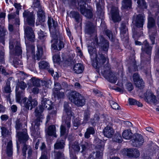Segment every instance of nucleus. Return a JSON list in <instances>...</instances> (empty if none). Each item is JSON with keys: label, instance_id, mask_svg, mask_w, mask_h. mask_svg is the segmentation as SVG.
I'll return each instance as SVG.
<instances>
[{"label": "nucleus", "instance_id": "obj_1", "mask_svg": "<svg viewBox=\"0 0 159 159\" xmlns=\"http://www.w3.org/2000/svg\"><path fill=\"white\" fill-rule=\"evenodd\" d=\"M87 32L91 35L90 41L87 42L89 53L91 57L94 55L97 57L95 45L98 44V40L97 37L96 27L91 22L87 25Z\"/></svg>", "mask_w": 159, "mask_h": 159}, {"label": "nucleus", "instance_id": "obj_2", "mask_svg": "<svg viewBox=\"0 0 159 159\" xmlns=\"http://www.w3.org/2000/svg\"><path fill=\"white\" fill-rule=\"evenodd\" d=\"M98 59L99 64L101 66L100 68V70H101V73L102 75L110 82H114L116 80V78L114 76H112V77L114 78V79L112 80L108 76V75L112 71L111 70L110 65L108 63V59L107 57L105 54L103 53H100V52Z\"/></svg>", "mask_w": 159, "mask_h": 159}, {"label": "nucleus", "instance_id": "obj_3", "mask_svg": "<svg viewBox=\"0 0 159 159\" xmlns=\"http://www.w3.org/2000/svg\"><path fill=\"white\" fill-rule=\"evenodd\" d=\"M17 136L18 138V142L16 141L17 150L18 152L20 148L19 142L20 144H22V151L23 158L26 157V152L28 150V154L29 157H30L32 153V150L31 147L26 144V142L28 140L29 136L27 133V130L25 129L22 132H19L17 133Z\"/></svg>", "mask_w": 159, "mask_h": 159}, {"label": "nucleus", "instance_id": "obj_4", "mask_svg": "<svg viewBox=\"0 0 159 159\" xmlns=\"http://www.w3.org/2000/svg\"><path fill=\"white\" fill-rule=\"evenodd\" d=\"M18 88L16 89V102L20 103L23 107L26 108V111L29 109L31 110L38 105V102L35 99H27L26 97H24L21 99L22 97L21 92H18Z\"/></svg>", "mask_w": 159, "mask_h": 159}, {"label": "nucleus", "instance_id": "obj_5", "mask_svg": "<svg viewBox=\"0 0 159 159\" xmlns=\"http://www.w3.org/2000/svg\"><path fill=\"white\" fill-rule=\"evenodd\" d=\"M145 19V16L143 13H141L137 15L135 17H134L133 22L135 24L136 27L134 28L132 30L133 35L135 37L140 36V34L138 32V28L143 27Z\"/></svg>", "mask_w": 159, "mask_h": 159}, {"label": "nucleus", "instance_id": "obj_6", "mask_svg": "<svg viewBox=\"0 0 159 159\" xmlns=\"http://www.w3.org/2000/svg\"><path fill=\"white\" fill-rule=\"evenodd\" d=\"M43 108L39 106L34 111V116L36 117L34 120V127L37 130H39L38 127L40 125V123L42 122V120L43 118L44 115L43 113Z\"/></svg>", "mask_w": 159, "mask_h": 159}, {"label": "nucleus", "instance_id": "obj_7", "mask_svg": "<svg viewBox=\"0 0 159 159\" xmlns=\"http://www.w3.org/2000/svg\"><path fill=\"white\" fill-rule=\"evenodd\" d=\"M48 23L52 37H57V34L58 33V25L57 22L52 18L48 17Z\"/></svg>", "mask_w": 159, "mask_h": 159}, {"label": "nucleus", "instance_id": "obj_8", "mask_svg": "<svg viewBox=\"0 0 159 159\" xmlns=\"http://www.w3.org/2000/svg\"><path fill=\"white\" fill-rule=\"evenodd\" d=\"M23 16L28 25L30 26H34L35 18L33 11L30 12L29 11H25L23 13Z\"/></svg>", "mask_w": 159, "mask_h": 159}, {"label": "nucleus", "instance_id": "obj_9", "mask_svg": "<svg viewBox=\"0 0 159 159\" xmlns=\"http://www.w3.org/2000/svg\"><path fill=\"white\" fill-rule=\"evenodd\" d=\"M63 107L64 111L67 115L65 123L69 128L70 127V120L72 116L71 108L69 106V103L66 102H64Z\"/></svg>", "mask_w": 159, "mask_h": 159}, {"label": "nucleus", "instance_id": "obj_10", "mask_svg": "<svg viewBox=\"0 0 159 159\" xmlns=\"http://www.w3.org/2000/svg\"><path fill=\"white\" fill-rule=\"evenodd\" d=\"M69 99L78 107H80V93L75 91H70L67 93Z\"/></svg>", "mask_w": 159, "mask_h": 159}, {"label": "nucleus", "instance_id": "obj_11", "mask_svg": "<svg viewBox=\"0 0 159 159\" xmlns=\"http://www.w3.org/2000/svg\"><path fill=\"white\" fill-rule=\"evenodd\" d=\"M132 144L134 147H139L143 144L144 139L142 135L139 134H135L131 140Z\"/></svg>", "mask_w": 159, "mask_h": 159}, {"label": "nucleus", "instance_id": "obj_12", "mask_svg": "<svg viewBox=\"0 0 159 159\" xmlns=\"http://www.w3.org/2000/svg\"><path fill=\"white\" fill-rule=\"evenodd\" d=\"M25 37L28 40L33 43L34 42L35 35L34 31L32 27L30 26H24Z\"/></svg>", "mask_w": 159, "mask_h": 159}, {"label": "nucleus", "instance_id": "obj_13", "mask_svg": "<svg viewBox=\"0 0 159 159\" xmlns=\"http://www.w3.org/2000/svg\"><path fill=\"white\" fill-rule=\"evenodd\" d=\"M52 38V39L51 40V43H52L51 45V48L52 50H60L62 48H63L64 47L65 43L63 41L60 40H59V42L57 44L58 47H57V44L58 42V34H57V37Z\"/></svg>", "mask_w": 159, "mask_h": 159}, {"label": "nucleus", "instance_id": "obj_14", "mask_svg": "<svg viewBox=\"0 0 159 159\" xmlns=\"http://www.w3.org/2000/svg\"><path fill=\"white\" fill-rule=\"evenodd\" d=\"M153 46L150 44L147 40L143 41L141 48L143 52H144L148 55L149 58H150L152 54V51Z\"/></svg>", "mask_w": 159, "mask_h": 159}, {"label": "nucleus", "instance_id": "obj_15", "mask_svg": "<svg viewBox=\"0 0 159 159\" xmlns=\"http://www.w3.org/2000/svg\"><path fill=\"white\" fill-rule=\"evenodd\" d=\"M39 106L43 108H47L48 110H51L52 109L53 107V103L46 96H43L42 98L41 104Z\"/></svg>", "mask_w": 159, "mask_h": 159}, {"label": "nucleus", "instance_id": "obj_16", "mask_svg": "<svg viewBox=\"0 0 159 159\" xmlns=\"http://www.w3.org/2000/svg\"><path fill=\"white\" fill-rule=\"evenodd\" d=\"M98 141L99 142V143L97 144L96 145V148L99 149V150H98L96 151V157L97 158H98L99 159H100L102 158V152L104 149V145H102L100 143L101 140L98 139H96L94 141V143H96V141Z\"/></svg>", "mask_w": 159, "mask_h": 159}, {"label": "nucleus", "instance_id": "obj_17", "mask_svg": "<svg viewBox=\"0 0 159 159\" xmlns=\"http://www.w3.org/2000/svg\"><path fill=\"white\" fill-rule=\"evenodd\" d=\"M126 155L129 157L136 158L140 156L139 151L135 148L127 149Z\"/></svg>", "mask_w": 159, "mask_h": 159}, {"label": "nucleus", "instance_id": "obj_18", "mask_svg": "<svg viewBox=\"0 0 159 159\" xmlns=\"http://www.w3.org/2000/svg\"><path fill=\"white\" fill-rule=\"evenodd\" d=\"M144 100L149 103L155 104L157 102L155 96L151 92H147L144 93Z\"/></svg>", "mask_w": 159, "mask_h": 159}, {"label": "nucleus", "instance_id": "obj_19", "mask_svg": "<svg viewBox=\"0 0 159 159\" xmlns=\"http://www.w3.org/2000/svg\"><path fill=\"white\" fill-rule=\"evenodd\" d=\"M98 44L101 47V49L105 52V53H107L109 47L108 41L106 40L103 37H101L100 42L99 43H98Z\"/></svg>", "mask_w": 159, "mask_h": 159}, {"label": "nucleus", "instance_id": "obj_20", "mask_svg": "<svg viewBox=\"0 0 159 159\" xmlns=\"http://www.w3.org/2000/svg\"><path fill=\"white\" fill-rule=\"evenodd\" d=\"M7 30L4 27L0 25V42L4 45L6 37L7 35Z\"/></svg>", "mask_w": 159, "mask_h": 159}, {"label": "nucleus", "instance_id": "obj_21", "mask_svg": "<svg viewBox=\"0 0 159 159\" xmlns=\"http://www.w3.org/2000/svg\"><path fill=\"white\" fill-rule=\"evenodd\" d=\"M70 17L74 18L76 22V24H75V28L77 30L79 27L78 24L79 22L80 14L79 12L75 11H72L70 12Z\"/></svg>", "mask_w": 159, "mask_h": 159}, {"label": "nucleus", "instance_id": "obj_22", "mask_svg": "<svg viewBox=\"0 0 159 159\" xmlns=\"http://www.w3.org/2000/svg\"><path fill=\"white\" fill-rule=\"evenodd\" d=\"M114 132L113 129L108 125L105 127L103 132L104 136L108 138H111Z\"/></svg>", "mask_w": 159, "mask_h": 159}, {"label": "nucleus", "instance_id": "obj_23", "mask_svg": "<svg viewBox=\"0 0 159 159\" xmlns=\"http://www.w3.org/2000/svg\"><path fill=\"white\" fill-rule=\"evenodd\" d=\"M111 17L114 22H118L120 21L121 17L120 16L118 11H111Z\"/></svg>", "mask_w": 159, "mask_h": 159}, {"label": "nucleus", "instance_id": "obj_24", "mask_svg": "<svg viewBox=\"0 0 159 159\" xmlns=\"http://www.w3.org/2000/svg\"><path fill=\"white\" fill-rule=\"evenodd\" d=\"M37 51L34 55V59L38 61L42 59L43 55V50L42 47L40 45H37Z\"/></svg>", "mask_w": 159, "mask_h": 159}, {"label": "nucleus", "instance_id": "obj_25", "mask_svg": "<svg viewBox=\"0 0 159 159\" xmlns=\"http://www.w3.org/2000/svg\"><path fill=\"white\" fill-rule=\"evenodd\" d=\"M65 142L63 140H57L54 144V147L55 150L62 149L64 148Z\"/></svg>", "mask_w": 159, "mask_h": 159}, {"label": "nucleus", "instance_id": "obj_26", "mask_svg": "<svg viewBox=\"0 0 159 159\" xmlns=\"http://www.w3.org/2000/svg\"><path fill=\"white\" fill-rule=\"evenodd\" d=\"M47 133L48 136H53L54 137H57L55 126L53 125L49 126L48 128Z\"/></svg>", "mask_w": 159, "mask_h": 159}, {"label": "nucleus", "instance_id": "obj_27", "mask_svg": "<svg viewBox=\"0 0 159 159\" xmlns=\"http://www.w3.org/2000/svg\"><path fill=\"white\" fill-rule=\"evenodd\" d=\"M40 150L42 151V154L39 159H48L47 156V148L45 143H42L40 147Z\"/></svg>", "mask_w": 159, "mask_h": 159}, {"label": "nucleus", "instance_id": "obj_28", "mask_svg": "<svg viewBox=\"0 0 159 159\" xmlns=\"http://www.w3.org/2000/svg\"><path fill=\"white\" fill-rule=\"evenodd\" d=\"M138 4V7L140 9H146L148 7L147 4L145 0H134Z\"/></svg>", "mask_w": 159, "mask_h": 159}, {"label": "nucleus", "instance_id": "obj_29", "mask_svg": "<svg viewBox=\"0 0 159 159\" xmlns=\"http://www.w3.org/2000/svg\"><path fill=\"white\" fill-rule=\"evenodd\" d=\"M31 7L32 9L34 10H43L44 9V8L41 6L39 0H33Z\"/></svg>", "mask_w": 159, "mask_h": 159}, {"label": "nucleus", "instance_id": "obj_30", "mask_svg": "<svg viewBox=\"0 0 159 159\" xmlns=\"http://www.w3.org/2000/svg\"><path fill=\"white\" fill-rule=\"evenodd\" d=\"M15 55L18 57H20V58L22 57V50L21 47L20 43H17L16 45V47L15 48Z\"/></svg>", "mask_w": 159, "mask_h": 159}, {"label": "nucleus", "instance_id": "obj_31", "mask_svg": "<svg viewBox=\"0 0 159 159\" xmlns=\"http://www.w3.org/2000/svg\"><path fill=\"white\" fill-rule=\"evenodd\" d=\"M6 153L8 156L11 157L13 154L12 143L11 140L7 143L6 148Z\"/></svg>", "mask_w": 159, "mask_h": 159}, {"label": "nucleus", "instance_id": "obj_32", "mask_svg": "<svg viewBox=\"0 0 159 159\" xmlns=\"http://www.w3.org/2000/svg\"><path fill=\"white\" fill-rule=\"evenodd\" d=\"M49 113L47 117V120L46 123L47 124L50 120L51 117H54L56 116L57 113V109L56 108H54L53 107L52 110H49Z\"/></svg>", "mask_w": 159, "mask_h": 159}, {"label": "nucleus", "instance_id": "obj_33", "mask_svg": "<svg viewBox=\"0 0 159 159\" xmlns=\"http://www.w3.org/2000/svg\"><path fill=\"white\" fill-rule=\"evenodd\" d=\"M31 82L33 85L34 86H40L41 84V83H43L44 84H45L46 82L42 80H40L39 79L35 77H33L31 79Z\"/></svg>", "mask_w": 159, "mask_h": 159}, {"label": "nucleus", "instance_id": "obj_34", "mask_svg": "<svg viewBox=\"0 0 159 159\" xmlns=\"http://www.w3.org/2000/svg\"><path fill=\"white\" fill-rule=\"evenodd\" d=\"M132 6L131 0H123L122 7L124 9H130Z\"/></svg>", "mask_w": 159, "mask_h": 159}, {"label": "nucleus", "instance_id": "obj_35", "mask_svg": "<svg viewBox=\"0 0 159 159\" xmlns=\"http://www.w3.org/2000/svg\"><path fill=\"white\" fill-rule=\"evenodd\" d=\"M132 134L130 130L127 129L123 132L122 135L124 138L126 139H129L132 137Z\"/></svg>", "mask_w": 159, "mask_h": 159}, {"label": "nucleus", "instance_id": "obj_36", "mask_svg": "<svg viewBox=\"0 0 159 159\" xmlns=\"http://www.w3.org/2000/svg\"><path fill=\"white\" fill-rule=\"evenodd\" d=\"M54 159H64V155L63 152L57 151L55 150L54 151Z\"/></svg>", "mask_w": 159, "mask_h": 159}, {"label": "nucleus", "instance_id": "obj_37", "mask_svg": "<svg viewBox=\"0 0 159 159\" xmlns=\"http://www.w3.org/2000/svg\"><path fill=\"white\" fill-rule=\"evenodd\" d=\"M81 146L82 150L81 152L83 155L85 154L87 150L89 148V144L85 142L82 143Z\"/></svg>", "mask_w": 159, "mask_h": 159}, {"label": "nucleus", "instance_id": "obj_38", "mask_svg": "<svg viewBox=\"0 0 159 159\" xmlns=\"http://www.w3.org/2000/svg\"><path fill=\"white\" fill-rule=\"evenodd\" d=\"M2 91L4 93L10 94L11 92L10 84V82L8 81L2 89Z\"/></svg>", "mask_w": 159, "mask_h": 159}, {"label": "nucleus", "instance_id": "obj_39", "mask_svg": "<svg viewBox=\"0 0 159 159\" xmlns=\"http://www.w3.org/2000/svg\"><path fill=\"white\" fill-rule=\"evenodd\" d=\"M37 15L39 21L44 22L45 21V16L44 11H38Z\"/></svg>", "mask_w": 159, "mask_h": 159}, {"label": "nucleus", "instance_id": "obj_40", "mask_svg": "<svg viewBox=\"0 0 159 159\" xmlns=\"http://www.w3.org/2000/svg\"><path fill=\"white\" fill-rule=\"evenodd\" d=\"M39 67L40 69H47L49 67L48 63L44 61H42L39 63Z\"/></svg>", "mask_w": 159, "mask_h": 159}, {"label": "nucleus", "instance_id": "obj_41", "mask_svg": "<svg viewBox=\"0 0 159 159\" xmlns=\"http://www.w3.org/2000/svg\"><path fill=\"white\" fill-rule=\"evenodd\" d=\"M155 26V21L153 18L148 19L147 27L149 29L154 28Z\"/></svg>", "mask_w": 159, "mask_h": 159}, {"label": "nucleus", "instance_id": "obj_42", "mask_svg": "<svg viewBox=\"0 0 159 159\" xmlns=\"http://www.w3.org/2000/svg\"><path fill=\"white\" fill-rule=\"evenodd\" d=\"M129 101L130 104L131 105H137L140 107H142L143 106L142 103L133 98H129Z\"/></svg>", "mask_w": 159, "mask_h": 159}, {"label": "nucleus", "instance_id": "obj_43", "mask_svg": "<svg viewBox=\"0 0 159 159\" xmlns=\"http://www.w3.org/2000/svg\"><path fill=\"white\" fill-rule=\"evenodd\" d=\"M94 133L95 130L94 128L90 127L87 129V131L85 134V137L86 138H89L90 136V134H93Z\"/></svg>", "mask_w": 159, "mask_h": 159}, {"label": "nucleus", "instance_id": "obj_44", "mask_svg": "<svg viewBox=\"0 0 159 159\" xmlns=\"http://www.w3.org/2000/svg\"><path fill=\"white\" fill-rule=\"evenodd\" d=\"M53 95L54 98L57 99L63 98L65 96L64 92H61L58 91H57L56 92H54Z\"/></svg>", "mask_w": 159, "mask_h": 159}, {"label": "nucleus", "instance_id": "obj_45", "mask_svg": "<svg viewBox=\"0 0 159 159\" xmlns=\"http://www.w3.org/2000/svg\"><path fill=\"white\" fill-rule=\"evenodd\" d=\"M113 141L114 142L121 143L122 141V138L121 134L119 133L115 134L113 138Z\"/></svg>", "mask_w": 159, "mask_h": 159}, {"label": "nucleus", "instance_id": "obj_46", "mask_svg": "<svg viewBox=\"0 0 159 159\" xmlns=\"http://www.w3.org/2000/svg\"><path fill=\"white\" fill-rule=\"evenodd\" d=\"M1 129L2 130V136L3 138L6 137L8 135H10L11 134V132L4 127H2Z\"/></svg>", "mask_w": 159, "mask_h": 159}, {"label": "nucleus", "instance_id": "obj_47", "mask_svg": "<svg viewBox=\"0 0 159 159\" xmlns=\"http://www.w3.org/2000/svg\"><path fill=\"white\" fill-rule=\"evenodd\" d=\"M80 11L85 16L88 18H91L93 17V13L92 11Z\"/></svg>", "mask_w": 159, "mask_h": 159}, {"label": "nucleus", "instance_id": "obj_48", "mask_svg": "<svg viewBox=\"0 0 159 159\" xmlns=\"http://www.w3.org/2000/svg\"><path fill=\"white\" fill-rule=\"evenodd\" d=\"M38 38L41 40L44 41L46 38L47 35L46 33L42 31L41 30L38 31Z\"/></svg>", "mask_w": 159, "mask_h": 159}, {"label": "nucleus", "instance_id": "obj_49", "mask_svg": "<svg viewBox=\"0 0 159 159\" xmlns=\"http://www.w3.org/2000/svg\"><path fill=\"white\" fill-rule=\"evenodd\" d=\"M97 10H103L104 6H103L102 0H95Z\"/></svg>", "mask_w": 159, "mask_h": 159}, {"label": "nucleus", "instance_id": "obj_50", "mask_svg": "<svg viewBox=\"0 0 159 159\" xmlns=\"http://www.w3.org/2000/svg\"><path fill=\"white\" fill-rule=\"evenodd\" d=\"M17 43L20 42L15 39L10 40L9 42V49L11 51H13L14 47L15 46V47H16V45L17 44Z\"/></svg>", "mask_w": 159, "mask_h": 159}, {"label": "nucleus", "instance_id": "obj_51", "mask_svg": "<svg viewBox=\"0 0 159 159\" xmlns=\"http://www.w3.org/2000/svg\"><path fill=\"white\" fill-rule=\"evenodd\" d=\"M120 33V37L122 40L124 41L125 43H127L128 42L129 39L128 33L126 32Z\"/></svg>", "mask_w": 159, "mask_h": 159}, {"label": "nucleus", "instance_id": "obj_52", "mask_svg": "<svg viewBox=\"0 0 159 159\" xmlns=\"http://www.w3.org/2000/svg\"><path fill=\"white\" fill-rule=\"evenodd\" d=\"M134 84L136 86L140 89H143L145 87L144 82L142 80L134 83Z\"/></svg>", "mask_w": 159, "mask_h": 159}, {"label": "nucleus", "instance_id": "obj_53", "mask_svg": "<svg viewBox=\"0 0 159 159\" xmlns=\"http://www.w3.org/2000/svg\"><path fill=\"white\" fill-rule=\"evenodd\" d=\"M87 0H80V10H91L86 8Z\"/></svg>", "mask_w": 159, "mask_h": 159}, {"label": "nucleus", "instance_id": "obj_54", "mask_svg": "<svg viewBox=\"0 0 159 159\" xmlns=\"http://www.w3.org/2000/svg\"><path fill=\"white\" fill-rule=\"evenodd\" d=\"M17 85H18V87L17 86L16 87V88L17 87L19 89V88L20 87L22 90H24L27 87V85L23 81H21L20 82H19L17 84ZM19 89H18V90ZM18 92L20 91H18Z\"/></svg>", "mask_w": 159, "mask_h": 159}, {"label": "nucleus", "instance_id": "obj_55", "mask_svg": "<svg viewBox=\"0 0 159 159\" xmlns=\"http://www.w3.org/2000/svg\"><path fill=\"white\" fill-rule=\"evenodd\" d=\"M26 50L28 52H31L32 53H34V46L33 45H28L26 44Z\"/></svg>", "mask_w": 159, "mask_h": 159}, {"label": "nucleus", "instance_id": "obj_56", "mask_svg": "<svg viewBox=\"0 0 159 159\" xmlns=\"http://www.w3.org/2000/svg\"><path fill=\"white\" fill-rule=\"evenodd\" d=\"M4 50L2 46L0 47V61L1 63L4 61Z\"/></svg>", "mask_w": 159, "mask_h": 159}, {"label": "nucleus", "instance_id": "obj_57", "mask_svg": "<svg viewBox=\"0 0 159 159\" xmlns=\"http://www.w3.org/2000/svg\"><path fill=\"white\" fill-rule=\"evenodd\" d=\"M90 114L88 110H85L84 113V123H86L90 118Z\"/></svg>", "mask_w": 159, "mask_h": 159}, {"label": "nucleus", "instance_id": "obj_58", "mask_svg": "<svg viewBox=\"0 0 159 159\" xmlns=\"http://www.w3.org/2000/svg\"><path fill=\"white\" fill-rule=\"evenodd\" d=\"M72 147L75 151H79L80 150V147L78 141H75L72 144Z\"/></svg>", "mask_w": 159, "mask_h": 159}, {"label": "nucleus", "instance_id": "obj_59", "mask_svg": "<svg viewBox=\"0 0 159 159\" xmlns=\"http://www.w3.org/2000/svg\"><path fill=\"white\" fill-rule=\"evenodd\" d=\"M152 149L153 153L158 157L157 159H159V147L157 146H154Z\"/></svg>", "mask_w": 159, "mask_h": 159}, {"label": "nucleus", "instance_id": "obj_60", "mask_svg": "<svg viewBox=\"0 0 159 159\" xmlns=\"http://www.w3.org/2000/svg\"><path fill=\"white\" fill-rule=\"evenodd\" d=\"M68 1L70 2V6L72 9H78V7H77V3L76 0H68Z\"/></svg>", "mask_w": 159, "mask_h": 159}, {"label": "nucleus", "instance_id": "obj_61", "mask_svg": "<svg viewBox=\"0 0 159 159\" xmlns=\"http://www.w3.org/2000/svg\"><path fill=\"white\" fill-rule=\"evenodd\" d=\"M120 33L127 32V28L125 24L122 23L120 27Z\"/></svg>", "mask_w": 159, "mask_h": 159}, {"label": "nucleus", "instance_id": "obj_62", "mask_svg": "<svg viewBox=\"0 0 159 159\" xmlns=\"http://www.w3.org/2000/svg\"><path fill=\"white\" fill-rule=\"evenodd\" d=\"M110 104L111 107L116 110H119L120 109V107L118 104L116 102L113 101H111L110 102Z\"/></svg>", "mask_w": 159, "mask_h": 159}, {"label": "nucleus", "instance_id": "obj_63", "mask_svg": "<svg viewBox=\"0 0 159 159\" xmlns=\"http://www.w3.org/2000/svg\"><path fill=\"white\" fill-rule=\"evenodd\" d=\"M106 35L108 37L109 39L111 41H113L114 39L112 37V33L111 31L108 30H107L105 31Z\"/></svg>", "mask_w": 159, "mask_h": 159}, {"label": "nucleus", "instance_id": "obj_64", "mask_svg": "<svg viewBox=\"0 0 159 159\" xmlns=\"http://www.w3.org/2000/svg\"><path fill=\"white\" fill-rule=\"evenodd\" d=\"M149 1L152 3V7L154 8H157V10H159V5L157 0H149Z\"/></svg>", "mask_w": 159, "mask_h": 159}]
</instances>
